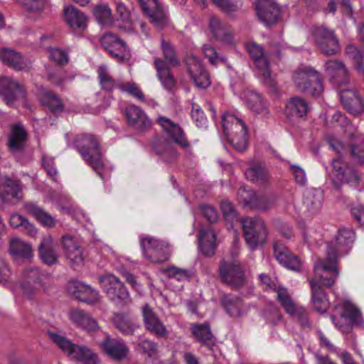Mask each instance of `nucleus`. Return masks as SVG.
<instances>
[{"mask_svg":"<svg viewBox=\"0 0 364 364\" xmlns=\"http://www.w3.org/2000/svg\"><path fill=\"white\" fill-rule=\"evenodd\" d=\"M63 252L70 263L73 266H80L84 263L85 254L78 240L73 235L67 234L60 240Z\"/></svg>","mask_w":364,"mask_h":364,"instance_id":"2eb2a0df","label":"nucleus"},{"mask_svg":"<svg viewBox=\"0 0 364 364\" xmlns=\"http://www.w3.org/2000/svg\"><path fill=\"white\" fill-rule=\"evenodd\" d=\"M124 114L128 124L139 130H144L151 125V120L144 111L136 105L128 106L124 111Z\"/></svg>","mask_w":364,"mask_h":364,"instance_id":"cd10ccee","label":"nucleus"},{"mask_svg":"<svg viewBox=\"0 0 364 364\" xmlns=\"http://www.w3.org/2000/svg\"><path fill=\"white\" fill-rule=\"evenodd\" d=\"M340 98L344 108L352 115L357 116L364 112V102L355 90L341 88Z\"/></svg>","mask_w":364,"mask_h":364,"instance_id":"412c9836","label":"nucleus"},{"mask_svg":"<svg viewBox=\"0 0 364 364\" xmlns=\"http://www.w3.org/2000/svg\"><path fill=\"white\" fill-rule=\"evenodd\" d=\"M277 201L275 193L257 194L256 201L253 203V209L266 210L273 208Z\"/></svg>","mask_w":364,"mask_h":364,"instance_id":"09e8293b","label":"nucleus"},{"mask_svg":"<svg viewBox=\"0 0 364 364\" xmlns=\"http://www.w3.org/2000/svg\"><path fill=\"white\" fill-rule=\"evenodd\" d=\"M113 322L115 326L124 334H132L136 327L130 318L122 314H115L113 317Z\"/></svg>","mask_w":364,"mask_h":364,"instance_id":"de8ad7c7","label":"nucleus"},{"mask_svg":"<svg viewBox=\"0 0 364 364\" xmlns=\"http://www.w3.org/2000/svg\"><path fill=\"white\" fill-rule=\"evenodd\" d=\"M57 249V244L51 235L43 236L38 246L39 255L41 259L48 264L55 263L58 258Z\"/></svg>","mask_w":364,"mask_h":364,"instance_id":"473e14b6","label":"nucleus"},{"mask_svg":"<svg viewBox=\"0 0 364 364\" xmlns=\"http://www.w3.org/2000/svg\"><path fill=\"white\" fill-rule=\"evenodd\" d=\"M242 98L247 107L255 114L263 116L268 114L267 104L259 93L251 90L245 91Z\"/></svg>","mask_w":364,"mask_h":364,"instance_id":"c9c22d12","label":"nucleus"},{"mask_svg":"<svg viewBox=\"0 0 364 364\" xmlns=\"http://www.w3.org/2000/svg\"><path fill=\"white\" fill-rule=\"evenodd\" d=\"M140 243L144 255L151 262H163L168 259L169 248L166 242L147 236L141 237Z\"/></svg>","mask_w":364,"mask_h":364,"instance_id":"ddd939ff","label":"nucleus"},{"mask_svg":"<svg viewBox=\"0 0 364 364\" xmlns=\"http://www.w3.org/2000/svg\"><path fill=\"white\" fill-rule=\"evenodd\" d=\"M143 11L156 27L161 28L168 23L166 13L158 0H139Z\"/></svg>","mask_w":364,"mask_h":364,"instance_id":"aec40b11","label":"nucleus"},{"mask_svg":"<svg viewBox=\"0 0 364 364\" xmlns=\"http://www.w3.org/2000/svg\"><path fill=\"white\" fill-rule=\"evenodd\" d=\"M142 315L145 326L148 331L159 337H166L168 331L151 308L145 305L142 309Z\"/></svg>","mask_w":364,"mask_h":364,"instance_id":"a878e982","label":"nucleus"},{"mask_svg":"<svg viewBox=\"0 0 364 364\" xmlns=\"http://www.w3.org/2000/svg\"><path fill=\"white\" fill-rule=\"evenodd\" d=\"M255 9L259 20L266 25L274 23L280 14L278 6L270 0H258Z\"/></svg>","mask_w":364,"mask_h":364,"instance_id":"4be33fe9","label":"nucleus"},{"mask_svg":"<svg viewBox=\"0 0 364 364\" xmlns=\"http://www.w3.org/2000/svg\"><path fill=\"white\" fill-rule=\"evenodd\" d=\"M51 341L70 359L80 364H97V355L86 346L73 344L65 337L53 332L48 333Z\"/></svg>","mask_w":364,"mask_h":364,"instance_id":"f03ea898","label":"nucleus"},{"mask_svg":"<svg viewBox=\"0 0 364 364\" xmlns=\"http://www.w3.org/2000/svg\"><path fill=\"white\" fill-rule=\"evenodd\" d=\"M331 247H328V253L325 261L318 260L314 264V274L310 280V285L315 283L320 288L331 287L338 277L336 268V254H330Z\"/></svg>","mask_w":364,"mask_h":364,"instance_id":"20e7f679","label":"nucleus"},{"mask_svg":"<svg viewBox=\"0 0 364 364\" xmlns=\"http://www.w3.org/2000/svg\"><path fill=\"white\" fill-rule=\"evenodd\" d=\"M65 18L72 29H84L87 24V18L75 7L68 5L64 8Z\"/></svg>","mask_w":364,"mask_h":364,"instance_id":"ea45409f","label":"nucleus"},{"mask_svg":"<svg viewBox=\"0 0 364 364\" xmlns=\"http://www.w3.org/2000/svg\"><path fill=\"white\" fill-rule=\"evenodd\" d=\"M0 58L4 63L19 70L27 68L30 64L19 53L6 48H0Z\"/></svg>","mask_w":364,"mask_h":364,"instance_id":"4c0bfd02","label":"nucleus"},{"mask_svg":"<svg viewBox=\"0 0 364 364\" xmlns=\"http://www.w3.org/2000/svg\"><path fill=\"white\" fill-rule=\"evenodd\" d=\"M308 111V103L299 97L291 98L286 104L285 114L289 118H301Z\"/></svg>","mask_w":364,"mask_h":364,"instance_id":"58836bf2","label":"nucleus"},{"mask_svg":"<svg viewBox=\"0 0 364 364\" xmlns=\"http://www.w3.org/2000/svg\"><path fill=\"white\" fill-rule=\"evenodd\" d=\"M203 52L205 58L209 60V62L211 65H217L220 62H224L225 59L222 57H220L215 49L208 45H205L203 48Z\"/></svg>","mask_w":364,"mask_h":364,"instance_id":"680f3d73","label":"nucleus"},{"mask_svg":"<svg viewBox=\"0 0 364 364\" xmlns=\"http://www.w3.org/2000/svg\"><path fill=\"white\" fill-rule=\"evenodd\" d=\"M343 165V162L340 157L332 161V166L335 171L334 183H336V181L352 184L358 183L359 176L356 171L352 167Z\"/></svg>","mask_w":364,"mask_h":364,"instance_id":"c756f323","label":"nucleus"},{"mask_svg":"<svg viewBox=\"0 0 364 364\" xmlns=\"http://www.w3.org/2000/svg\"><path fill=\"white\" fill-rule=\"evenodd\" d=\"M94 15L99 23L107 26L113 25L112 11L107 5L103 4L96 6L94 9Z\"/></svg>","mask_w":364,"mask_h":364,"instance_id":"8fccbe9b","label":"nucleus"},{"mask_svg":"<svg viewBox=\"0 0 364 364\" xmlns=\"http://www.w3.org/2000/svg\"><path fill=\"white\" fill-rule=\"evenodd\" d=\"M346 53L353 60L357 72L360 75H364V50H359L354 45H348Z\"/></svg>","mask_w":364,"mask_h":364,"instance_id":"a18cd8bd","label":"nucleus"},{"mask_svg":"<svg viewBox=\"0 0 364 364\" xmlns=\"http://www.w3.org/2000/svg\"><path fill=\"white\" fill-rule=\"evenodd\" d=\"M98 79L102 87L107 90H112L115 88L119 89L122 81L114 80L109 73L106 65H100L97 68Z\"/></svg>","mask_w":364,"mask_h":364,"instance_id":"c03bdc74","label":"nucleus"},{"mask_svg":"<svg viewBox=\"0 0 364 364\" xmlns=\"http://www.w3.org/2000/svg\"><path fill=\"white\" fill-rule=\"evenodd\" d=\"M223 306L227 314L231 317H240L247 311L242 301L235 296H226L223 300Z\"/></svg>","mask_w":364,"mask_h":364,"instance_id":"37998d69","label":"nucleus"},{"mask_svg":"<svg viewBox=\"0 0 364 364\" xmlns=\"http://www.w3.org/2000/svg\"><path fill=\"white\" fill-rule=\"evenodd\" d=\"M49 57L58 64L63 65L68 62L66 53L59 48H50L49 50Z\"/></svg>","mask_w":364,"mask_h":364,"instance_id":"0e129e2a","label":"nucleus"},{"mask_svg":"<svg viewBox=\"0 0 364 364\" xmlns=\"http://www.w3.org/2000/svg\"><path fill=\"white\" fill-rule=\"evenodd\" d=\"M119 89L122 92H126L141 101L144 100L143 92L135 83H124L122 82Z\"/></svg>","mask_w":364,"mask_h":364,"instance_id":"052dcab7","label":"nucleus"},{"mask_svg":"<svg viewBox=\"0 0 364 364\" xmlns=\"http://www.w3.org/2000/svg\"><path fill=\"white\" fill-rule=\"evenodd\" d=\"M311 288V304L315 311L323 314L329 308V301L323 288H320L315 283H312Z\"/></svg>","mask_w":364,"mask_h":364,"instance_id":"a19ab883","label":"nucleus"},{"mask_svg":"<svg viewBox=\"0 0 364 364\" xmlns=\"http://www.w3.org/2000/svg\"><path fill=\"white\" fill-rule=\"evenodd\" d=\"M68 293L75 299L88 304H96L100 301L101 296L97 289L84 283L73 281L68 284Z\"/></svg>","mask_w":364,"mask_h":364,"instance_id":"f3484780","label":"nucleus"},{"mask_svg":"<svg viewBox=\"0 0 364 364\" xmlns=\"http://www.w3.org/2000/svg\"><path fill=\"white\" fill-rule=\"evenodd\" d=\"M210 29L213 34L220 41H228L230 39V33L228 28L222 22L216 18H211L210 20Z\"/></svg>","mask_w":364,"mask_h":364,"instance_id":"603ef678","label":"nucleus"},{"mask_svg":"<svg viewBox=\"0 0 364 364\" xmlns=\"http://www.w3.org/2000/svg\"><path fill=\"white\" fill-rule=\"evenodd\" d=\"M23 186L17 180L6 178L0 184V198L4 203H15L21 200Z\"/></svg>","mask_w":364,"mask_h":364,"instance_id":"5701e85b","label":"nucleus"},{"mask_svg":"<svg viewBox=\"0 0 364 364\" xmlns=\"http://www.w3.org/2000/svg\"><path fill=\"white\" fill-rule=\"evenodd\" d=\"M220 208L225 219L231 223V228L235 222H238V216L233 205L227 200H224L220 204Z\"/></svg>","mask_w":364,"mask_h":364,"instance_id":"4d7b16f0","label":"nucleus"},{"mask_svg":"<svg viewBox=\"0 0 364 364\" xmlns=\"http://www.w3.org/2000/svg\"><path fill=\"white\" fill-rule=\"evenodd\" d=\"M76 146L83 160L99 175L104 167L97 139L92 136L81 135L76 139Z\"/></svg>","mask_w":364,"mask_h":364,"instance_id":"39448f33","label":"nucleus"},{"mask_svg":"<svg viewBox=\"0 0 364 364\" xmlns=\"http://www.w3.org/2000/svg\"><path fill=\"white\" fill-rule=\"evenodd\" d=\"M9 252L14 259H30L33 257L31 245L18 237L11 238Z\"/></svg>","mask_w":364,"mask_h":364,"instance_id":"e433bc0d","label":"nucleus"},{"mask_svg":"<svg viewBox=\"0 0 364 364\" xmlns=\"http://www.w3.org/2000/svg\"><path fill=\"white\" fill-rule=\"evenodd\" d=\"M294 82L302 92H308L314 96H319L323 92V85L319 73L314 68L303 66L294 74Z\"/></svg>","mask_w":364,"mask_h":364,"instance_id":"0eeeda50","label":"nucleus"},{"mask_svg":"<svg viewBox=\"0 0 364 364\" xmlns=\"http://www.w3.org/2000/svg\"><path fill=\"white\" fill-rule=\"evenodd\" d=\"M217 241L215 234L210 228H201L198 236V247L205 256H212L215 252Z\"/></svg>","mask_w":364,"mask_h":364,"instance_id":"72a5a7b5","label":"nucleus"},{"mask_svg":"<svg viewBox=\"0 0 364 364\" xmlns=\"http://www.w3.org/2000/svg\"><path fill=\"white\" fill-rule=\"evenodd\" d=\"M257 193L252 190H247L245 186L241 187L237 193V198L240 203L244 206L253 208V203L255 202Z\"/></svg>","mask_w":364,"mask_h":364,"instance_id":"5fc2aeb1","label":"nucleus"},{"mask_svg":"<svg viewBox=\"0 0 364 364\" xmlns=\"http://www.w3.org/2000/svg\"><path fill=\"white\" fill-rule=\"evenodd\" d=\"M245 176L250 181L259 182L266 181L268 173L261 163H252L245 171Z\"/></svg>","mask_w":364,"mask_h":364,"instance_id":"49530a36","label":"nucleus"},{"mask_svg":"<svg viewBox=\"0 0 364 364\" xmlns=\"http://www.w3.org/2000/svg\"><path fill=\"white\" fill-rule=\"evenodd\" d=\"M25 208L43 226L48 228L55 226L56 223L55 218L36 204L33 203H26Z\"/></svg>","mask_w":364,"mask_h":364,"instance_id":"79ce46f5","label":"nucleus"},{"mask_svg":"<svg viewBox=\"0 0 364 364\" xmlns=\"http://www.w3.org/2000/svg\"><path fill=\"white\" fill-rule=\"evenodd\" d=\"M162 272L172 280L183 282L188 280L190 277V274L186 269L173 266L163 269Z\"/></svg>","mask_w":364,"mask_h":364,"instance_id":"6e6d98bb","label":"nucleus"},{"mask_svg":"<svg viewBox=\"0 0 364 364\" xmlns=\"http://www.w3.org/2000/svg\"><path fill=\"white\" fill-rule=\"evenodd\" d=\"M103 350L112 359L122 360L127 357L129 348L121 339L107 338L101 344Z\"/></svg>","mask_w":364,"mask_h":364,"instance_id":"2f4dec72","label":"nucleus"},{"mask_svg":"<svg viewBox=\"0 0 364 364\" xmlns=\"http://www.w3.org/2000/svg\"><path fill=\"white\" fill-rule=\"evenodd\" d=\"M40 100L43 105L48 107L54 112L63 109L60 99L50 91L43 92L41 96Z\"/></svg>","mask_w":364,"mask_h":364,"instance_id":"3c124183","label":"nucleus"},{"mask_svg":"<svg viewBox=\"0 0 364 364\" xmlns=\"http://www.w3.org/2000/svg\"><path fill=\"white\" fill-rule=\"evenodd\" d=\"M245 46L254 62L257 77L272 92H276V82L271 77L269 60L263 48L253 41L247 43Z\"/></svg>","mask_w":364,"mask_h":364,"instance_id":"7ed1b4c3","label":"nucleus"},{"mask_svg":"<svg viewBox=\"0 0 364 364\" xmlns=\"http://www.w3.org/2000/svg\"><path fill=\"white\" fill-rule=\"evenodd\" d=\"M22 277L24 282L19 285L21 293L31 299L45 292L48 289L46 278L38 269L28 267L23 270Z\"/></svg>","mask_w":364,"mask_h":364,"instance_id":"6e6552de","label":"nucleus"},{"mask_svg":"<svg viewBox=\"0 0 364 364\" xmlns=\"http://www.w3.org/2000/svg\"><path fill=\"white\" fill-rule=\"evenodd\" d=\"M186 63L188 73L196 87L201 89L208 87L210 83L209 75L201 65L200 60L191 54L186 57Z\"/></svg>","mask_w":364,"mask_h":364,"instance_id":"6ab92c4d","label":"nucleus"},{"mask_svg":"<svg viewBox=\"0 0 364 364\" xmlns=\"http://www.w3.org/2000/svg\"><path fill=\"white\" fill-rule=\"evenodd\" d=\"M26 221L27 220L22 215L17 213H14L10 217L9 223L12 228H18L19 227L23 228Z\"/></svg>","mask_w":364,"mask_h":364,"instance_id":"774afa93","label":"nucleus"},{"mask_svg":"<svg viewBox=\"0 0 364 364\" xmlns=\"http://www.w3.org/2000/svg\"><path fill=\"white\" fill-rule=\"evenodd\" d=\"M213 2L223 11L231 13L237 10L238 6L229 2L228 0H213Z\"/></svg>","mask_w":364,"mask_h":364,"instance_id":"338daca9","label":"nucleus"},{"mask_svg":"<svg viewBox=\"0 0 364 364\" xmlns=\"http://www.w3.org/2000/svg\"><path fill=\"white\" fill-rule=\"evenodd\" d=\"M87 314V312L78 309H73L68 312L69 320L76 326L81 328L84 326L85 319H88Z\"/></svg>","mask_w":364,"mask_h":364,"instance_id":"13d9d810","label":"nucleus"},{"mask_svg":"<svg viewBox=\"0 0 364 364\" xmlns=\"http://www.w3.org/2000/svg\"><path fill=\"white\" fill-rule=\"evenodd\" d=\"M273 290L277 293V299L286 312L297 318L304 327L307 326L308 321L306 310L302 306H298L294 302L287 289L278 284L273 283Z\"/></svg>","mask_w":364,"mask_h":364,"instance_id":"4468645a","label":"nucleus"},{"mask_svg":"<svg viewBox=\"0 0 364 364\" xmlns=\"http://www.w3.org/2000/svg\"><path fill=\"white\" fill-rule=\"evenodd\" d=\"M246 243L250 249L263 245L267 237L264 222L259 218H245L241 221Z\"/></svg>","mask_w":364,"mask_h":364,"instance_id":"9d476101","label":"nucleus"},{"mask_svg":"<svg viewBox=\"0 0 364 364\" xmlns=\"http://www.w3.org/2000/svg\"><path fill=\"white\" fill-rule=\"evenodd\" d=\"M355 239V234L350 229L343 228L338 231L334 242H331L327 247V254L328 253V247H331L330 254L332 255L333 252L336 254L346 253L348 251L350 245H352Z\"/></svg>","mask_w":364,"mask_h":364,"instance_id":"bb28decb","label":"nucleus"},{"mask_svg":"<svg viewBox=\"0 0 364 364\" xmlns=\"http://www.w3.org/2000/svg\"><path fill=\"white\" fill-rule=\"evenodd\" d=\"M21 93V87L16 80L8 76L0 77V96L6 104H11Z\"/></svg>","mask_w":364,"mask_h":364,"instance_id":"c85d7f7f","label":"nucleus"},{"mask_svg":"<svg viewBox=\"0 0 364 364\" xmlns=\"http://www.w3.org/2000/svg\"><path fill=\"white\" fill-rule=\"evenodd\" d=\"M312 37L316 46L326 55H335L340 50L338 39L333 30L323 26L316 28Z\"/></svg>","mask_w":364,"mask_h":364,"instance_id":"f8f14e48","label":"nucleus"},{"mask_svg":"<svg viewBox=\"0 0 364 364\" xmlns=\"http://www.w3.org/2000/svg\"><path fill=\"white\" fill-rule=\"evenodd\" d=\"M161 47L164 55L167 62L157 58L154 61V66L156 70L157 76L160 80L162 86L166 90L170 91L175 86V80L172 74L170 73L168 63L170 65L176 66L178 64V60L173 48L168 43L162 41Z\"/></svg>","mask_w":364,"mask_h":364,"instance_id":"423d86ee","label":"nucleus"},{"mask_svg":"<svg viewBox=\"0 0 364 364\" xmlns=\"http://www.w3.org/2000/svg\"><path fill=\"white\" fill-rule=\"evenodd\" d=\"M219 269L223 280L234 288L242 285L245 282L244 273L237 260L225 259Z\"/></svg>","mask_w":364,"mask_h":364,"instance_id":"dca6fc26","label":"nucleus"},{"mask_svg":"<svg viewBox=\"0 0 364 364\" xmlns=\"http://www.w3.org/2000/svg\"><path fill=\"white\" fill-rule=\"evenodd\" d=\"M335 308L340 314V318L342 320V323H338L336 322L334 316L331 318L335 326L343 333L350 331V323H354L359 326L363 325L364 321L360 312L349 301H343L337 304Z\"/></svg>","mask_w":364,"mask_h":364,"instance_id":"9b49d317","label":"nucleus"},{"mask_svg":"<svg viewBox=\"0 0 364 364\" xmlns=\"http://www.w3.org/2000/svg\"><path fill=\"white\" fill-rule=\"evenodd\" d=\"M158 124L162 129L171 137L176 143L183 147L188 145L187 141L183 136V132L180 126L165 117H159Z\"/></svg>","mask_w":364,"mask_h":364,"instance_id":"7c9ffc66","label":"nucleus"},{"mask_svg":"<svg viewBox=\"0 0 364 364\" xmlns=\"http://www.w3.org/2000/svg\"><path fill=\"white\" fill-rule=\"evenodd\" d=\"M191 117L198 127H203L207 124V119L199 105H192Z\"/></svg>","mask_w":364,"mask_h":364,"instance_id":"bf43d9fd","label":"nucleus"},{"mask_svg":"<svg viewBox=\"0 0 364 364\" xmlns=\"http://www.w3.org/2000/svg\"><path fill=\"white\" fill-rule=\"evenodd\" d=\"M98 280L103 291L111 301L118 304H126L131 301L127 288L115 275H102Z\"/></svg>","mask_w":364,"mask_h":364,"instance_id":"1a4fd4ad","label":"nucleus"},{"mask_svg":"<svg viewBox=\"0 0 364 364\" xmlns=\"http://www.w3.org/2000/svg\"><path fill=\"white\" fill-rule=\"evenodd\" d=\"M223 133L230 144L237 151H244L247 145V128L244 121L236 115L224 113L222 119Z\"/></svg>","mask_w":364,"mask_h":364,"instance_id":"f257e3e1","label":"nucleus"},{"mask_svg":"<svg viewBox=\"0 0 364 364\" xmlns=\"http://www.w3.org/2000/svg\"><path fill=\"white\" fill-rule=\"evenodd\" d=\"M191 330L193 335L203 343H208L213 338L210 327L206 324H194Z\"/></svg>","mask_w":364,"mask_h":364,"instance_id":"864d4df0","label":"nucleus"},{"mask_svg":"<svg viewBox=\"0 0 364 364\" xmlns=\"http://www.w3.org/2000/svg\"><path fill=\"white\" fill-rule=\"evenodd\" d=\"M101 43L113 58L119 62L129 59L130 55L126 44L112 33H106L100 39Z\"/></svg>","mask_w":364,"mask_h":364,"instance_id":"a211bd4d","label":"nucleus"},{"mask_svg":"<svg viewBox=\"0 0 364 364\" xmlns=\"http://www.w3.org/2000/svg\"><path fill=\"white\" fill-rule=\"evenodd\" d=\"M325 69L330 80L337 84L340 89L349 80L348 74L343 63L337 60H330L325 64Z\"/></svg>","mask_w":364,"mask_h":364,"instance_id":"393cba45","label":"nucleus"},{"mask_svg":"<svg viewBox=\"0 0 364 364\" xmlns=\"http://www.w3.org/2000/svg\"><path fill=\"white\" fill-rule=\"evenodd\" d=\"M49 0H23V4L31 11H41L48 4Z\"/></svg>","mask_w":364,"mask_h":364,"instance_id":"e2e57ef3","label":"nucleus"},{"mask_svg":"<svg viewBox=\"0 0 364 364\" xmlns=\"http://www.w3.org/2000/svg\"><path fill=\"white\" fill-rule=\"evenodd\" d=\"M202 213L210 223H215L218 220V213L215 209L210 205L201 207Z\"/></svg>","mask_w":364,"mask_h":364,"instance_id":"69168bd1","label":"nucleus"},{"mask_svg":"<svg viewBox=\"0 0 364 364\" xmlns=\"http://www.w3.org/2000/svg\"><path fill=\"white\" fill-rule=\"evenodd\" d=\"M26 139L27 132L23 125L20 123L13 125L8 143L10 151L14 154L21 152L24 148Z\"/></svg>","mask_w":364,"mask_h":364,"instance_id":"f704fd0d","label":"nucleus"},{"mask_svg":"<svg viewBox=\"0 0 364 364\" xmlns=\"http://www.w3.org/2000/svg\"><path fill=\"white\" fill-rule=\"evenodd\" d=\"M274 254L276 259L284 267L294 271L301 269V262L300 259L282 245L277 242L274 244Z\"/></svg>","mask_w":364,"mask_h":364,"instance_id":"b1692460","label":"nucleus"}]
</instances>
